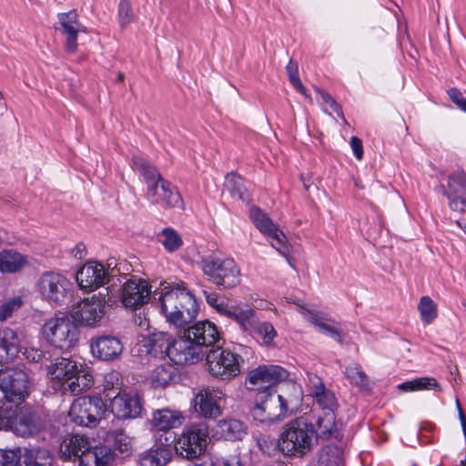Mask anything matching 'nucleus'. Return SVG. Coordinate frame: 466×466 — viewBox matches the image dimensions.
I'll return each mask as SVG.
<instances>
[{"mask_svg": "<svg viewBox=\"0 0 466 466\" xmlns=\"http://www.w3.org/2000/svg\"><path fill=\"white\" fill-rule=\"evenodd\" d=\"M153 299L167 320L177 327L189 323L198 311L196 298L184 282H161L159 288L153 291Z\"/></svg>", "mask_w": 466, "mask_h": 466, "instance_id": "1", "label": "nucleus"}, {"mask_svg": "<svg viewBox=\"0 0 466 466\" xmlns=\"http://www.w3.org/2000/svg\"><path fill=\"white\" fill-rule=\"evenodd\" d=\"M225 187L235 199L245 201L248 198L243 178L235 173L227 175Z\"/></svg>", "mask_w": 466, "mask_h": 466, "instance_id": "42", "label": "nucleus"}, {"mask_svg": "<svg viewBox=\"0 0 466 466\" xmlns=\"http://www.w3.org/2000/svg\"><path fill=\"white\" fill-rule=\"evenodd\" d=\"M157 239L162 244L168 253L177 251L183 245L181 235L174 228L167 227L163 228L157 235Z\"/></svg>", "mask_w": 466, "mask_h": 466, "instance_id": "38", "label": "nucleus"}, {"mask_svg": "<svg viewBox=\"0 0 466 466\" xmlns=\"http://www.w3.org/2000/svg\"><path fill=\"white\" fill-rule=\"evenodd\" d=\"M47 370L51 380H57L63 391H65L69 380L76 375L78 364L69 358L61 357L48 365Z\"/></svg>", "mask_w": 466, "mask_h": 466, "instance_id": "26", "label": "nucleus"}, {"mask_svg": "<svg viewBox=\"0 0 466 466\" xmlns=\"http://www.w3.org/2000/svg\"><path fill=\"white\" fill-rule=\"evenodd\" d=\"M106 411V404L96 396H82L71 404L69 417L79 426L93 427L103 418Z\"/></svg>", "mask_w": 466, "mask_h": 466, "instance_id": "11", "label": "nucleus"}, {"mask_svg": "<svg viewBox=\"0 0 466 466\" xmlns=\"http://www.w3.org/2000/svg\"><path fill=\"white\" fill-rule=\"evenodd\" d=\"M225 317L236 321L243 331L252 333V329L256 328L258 319V313L250 307H241L231 305L230 307L222 308Z\"/></svg>", "mask_w": 466, "mask_h": 466, "instance_id": "27", "label": "nucleus"}, {"mask_svg": "<svg viewBox=\"0 0 466 466\" xmlns=\"http://www.w3.org/2000/svg\"><path fill=\"white\" fill-rule=\"evenodd\" d=\"M59 455L65 461H77L79 466H109L114 461V452L108 445L92 447L88 438L79 434L63 441Z\"/></svg>", "mask_w": 466, "mask_h": 466, "instance_id": "2", "label": "nucleus"}, {"mask_svg": "<svg viewBox=\"0 0 466 466\" xmlns=\"http://www.w3.org/2000/svg\"><path fill=\"white\" fill-rule=\"evenodd\" d=\"M444 195L449 200L452 211L466 214V175L463 172L453 173L449 177Z\"/></svg>", "mask_w": 466, "mask_h": 466, "instance_id": "20", "label": "nucleus"}, {"mask_svg": "<svg viewBox=\"0 0 466 466\" xmlns=\"http://www.w3.org/2000/svg\"><path fill=\"white\" fill-rule=\"evenodd\" d=\"M456 223L466 233V223L462 224L460 220H456Z\"/></svg>", "mask_w": 466, "mask_h": 466, "instance_id": "64", "label": "nucleus"}, {"mask_svg": "<svg viewBox=\"0 0 466 466\" xmlns=\"http://www.w3.org/2000/svg\"><path fill=\"white\" fill-rule=\"evenodd\" d=\"M455 402H456V407L458 409L459 417H460V420H461V426L463 428L464 432L466 433V416L463 413V410L461 409V406L460 404V401H459L458 398H456Z\"/></svg>", "mask_w": 466, "mask_h": 466, "instance_id": "62", "label": "nucleus"}, {"mask_svg": "<svg viewBox=\"0 0 466 466\" xmlns=\"http://www.w3.org/2000/svg\"><path fill=\"white\" fill-rule=\"evenodd\" d=\"M315 426L303 417L289 421L278 440L279 450L286 456L301 458L312 450L317 441Z\"/></svg>", "mask_w": 466, "mask_h": 466, "instance_id": "3", "label": "nucleus"}, {"mask_svg": "<svg viewBox=\"0 0 466 466\" xmlns=\"http://www.w3.org/2000/svg\"><path fill=\"white\" fill-rule=\"evenodd\" d=\"M258 445L263 453L273 454L278 449V442L269 436H264L258 439Z\"/></svg>", "mask_w": 466, "mask_h": 466, "instance_id": "54", "label": "nucleus"}, {"mask_svg": "<svg viewBox=\"0 0 466 466\" xmlns=\"http://www.w3.org/2000/svg\"><path fill=\"white\" fill-rule=\"evenodd\" d=\"M208 426L205 422L191 423L183 428L181 434L176 438L169 433L166 442H175L176 452L183 458L193 460L206 451L208 439Z\"/></svg>", "mask_w": 466, "mask_h": 466, "instance_id": "6", "label": "nucleus"}, {"mask_svg": "<svg viewBox=\"0 0 466 466\" xmlns=\"http://www.w3.org/2000/svg\"><path fill=\"white\" fill-rule=\"evenodd\" d=\"M44 426L41 415L31 407L15 408L10 412H0V430L9 429L18 436L35 435Z\"/></svg>", "mask_w": 466, "mask_h": 466, "instance_id": "7", "label": "nucleus"}, {"mask_svg": "<svg viewBox=\"0 0 466 466\" xmlns=\"http://www.w3.org/2000/svg\"><path fill=\"white\" fill-rule=\"evenodd\" d=\"M145 197L150 204L157 205L163 208H181L183 206V200L177 188L165 179L146 188Z\"/></svg>", "mask_w": 466, "mask_h": 466, "instance_id": "17", "label": "nucleus"}, {"mask_svg": "<svg viewBox=\"0 0 466 466\" xmlns=\"http://www.w3.org/2000/svg\"><path fill=\"white\" fill-rule=\"evenodd\" d=\"M106 299L93 296L78 302L72 309L75 321L86 327H95L106 313Z\"/></svg>", "mask_w": 466, "mask_h": 466, "instance_id": "14", "label": "nucleus"}, {"mask_svg": "<svg viewBox=\"0 0 466 466\" xmlns=\"http://www.w3.org/2000/svg\"><path fill=\"white\" fill-rule=\"evenodd\" d=\"M277 397L284 411L289 415L299 406L302 400V390L299 384L289 381L285 384Z\"/></svg>", "mask_w": 466, "mask_h": 466, "instance_id": "31", "label": "nucleus"}, {"mask_svg": "<svg viewBox=\"0 0 466 466\" xmlns=\"http://www.w3.org/2000/svg\"><path fill=\"white\" fill-rule=\"evenodd\" d=\"M318 405L322 409L323 414L326 411H332L337 408V400L332 391L327 390L325 387H320L318 391H311Z\"/></svg>", "mask_w": 466, "mask_h": 466, "instance_id": "43", "label": "nucleus"}, {"mask_svg": "<svg viewBox=\"0 0 466 466\" xmlns=\"http://www.w3.org/2000/svg\"><path fill=\"white\" fill-rule=\"evenodd\" d=\"M308 380L312 387V391L319 390L320 387H325L320 378L313 373H308Z\"/></svg>", "mask_w": 466, "mask_h": 466, "instance_id": "59", "label": "nucleus"}, {"mask_svg": "<svg viewBox=\"0 0 466 466\" xmlns=\"http://www.w3.org/2000/svg\"><path fill=\"white\" fill-rule=\"evenodd\" d=\"M35 289L43 300L56 306L67 303L73 292L70 280L56 271L42 273L36 281Z\"/></svg>", "mask_w": 466, "mask_h": 466, "instance_id": "9", "label": "nucleus"}, {"mask_svg": "<svg viewBox=\"0 0 466 466\" xmlns=\"http://www.w3.org/2000/svg\"><path fill=\"white\" fill-rule=\"evenodd\" d=\"M42 333L48 343L63 350L74 348L79 337L76 325L66 315L55 316L46 320Z\"/></svg>", "mask_w": 466, "mask_h": 466, "instance_id": "8", "label": "nucleus"}, {"mask_svg": "<svg viewBox=\"0 0 466 466\" xmlns=\"http://www.w3.org/2000/svg\"><path fill=\"white\" fill-rule=\"evenodd\" d=\"M319 94L321 100L329 106V107L337 113L339 116L343 117L341 106L335 101V99L327 92L319 90Z\"/></svg>", "mask_w": 466, "mask_h": 466, "instance_id": "55", "label": "nucleus"}, {"mask_svg": "<svg viewBox=\"0 0 466 466\" xmlns=\"http://www.w3.org/2000/svg\"><path fill=\"white\" fill-rule=\"evenodd\" d=\"M22 300L20 298H14L5 302L0 308V320H5L12 313L20 308Z\"/></svg>", "mask_w": 466, "mask_h": 466, "instance_id": "52", "label": "nucleus"}, {"mask_svg": "<svg viewBox=\"0 0 466 466\" xmlns=\"http://www.w3.org/2000/svg\"><path fill=\"white\" fill-rule=\"evenodd\" d=\"M151 293V287L147 280L131 276L122 285L120 299L126 308L137 309L147 303Z\"/></svg>", "mask_w": 466, "mask_h": 466, "instance_id": "15", "label": "nucleus"}, {"mask_svg": "<svg viewBox=\"0 0 466 466\" xmlns=\"http://www.w3.org/2000/svg\"><path fill=\"white\" fill-rule=\"evenodd\" d=\"M286 71L293 87L305 97H309L307 90L299 79L297 62L290 59L286 66Z\"/></svg>", "mask_w": 466, "mask_h": 466, "instance_id": "49", "label": "nucleus"}, {"mask_svg": "<svg viewBox=\"0 0 466 466\" xmlns=\"http://www.w3.org/2000/svg\"><path fill=\"white\" fill-rule=\"evenodd\" d=\"M171 451L164 445H156L140 455L141 466H165L171 459Z\"/></svg>", "mask_w": 466, "mask_h": 466, "instance_id": "33", "label": "nucleus"}, {"mask_svg": "<svg viewBox=\"0 0 466 466\" xmlns=\"http://www.w3.org/2000/svg\"><path fill=\"white\" fill-rule=\"evenodd\" d=\"M344 374L345 377L350 381V383L356 385L357 387L364 388L368 385V376L357 364L348 366Z\"/></svg>", "mask_w": 466, "mask_h": 466, "instance_id": "47", "label": "nucleus"}, {"mask_svg": "<svg viewBox=\"0 0 466 466\" xmlns=\"http://www.w3.org/2000/svg\"><path fill=\"white\" fill-rule=\"evenodd\" d=\"M246 434L247 427L241 420L236 419L220 420L214 429V436L225 441L242 440Z\"/></svg>", "mask_w": 466, "mask_h": 466, "instance_id": "29", "label": "nucleus"}, {"mask_svg": "<svg viewBox=\"0 0 466 466\" xmlns=\"http://www.w3.org/2000/svg\"><path fill=\"white\" fill-rule=\"evenodd\" d=\"M27 263L26 256L8 248L0 252V271L3 273H16L21 271Z\"/></svg>", "mask_w": 466, "mask_h": 466, "instance_id": "32", "label": "nucleus"}, {"mask_svg": "<svg viewBox=\"0 0 466 466\" xmlns=\"http://www.w3.org/2000/svg\"><path fill=\"white\" fill-rule=\"evenodd\" d=\"M437 386V381L433 378L420 377L412 380L405 381L398 386L403 391L430 390Z\"/></svg>", "mask_w": 466, "mask_h": 466, "instance_id": "44", "label": "nucleus"}, {"mask_svg": "<svg viewBox=\"0 0 466 466\" xmlns=\"http://www.w3.org/2000/svg\"><path fill=\"white\" fill-rule=\"evenodd\" d=\"M183 332L201 352L204 348L213 346L219 339L217 326L208 320L198 321L184 329Z\"/></svg>", "mask_w": 466, "mask_h": 466, "instance_id": "19", "label": "nucleus"}, {"mask_svg": "<svg viewBox=\"0 0 466 466\" xmlns=\"http://www.w3.org/2000/svg\"><path fill=\"white\" fill-rule=\"evenodd\" d=\"M133 164L135 168L144 177L147 188L164 179L157 169L147 161L135 157L133 158Z\"/></svg>", "mask_w": 466, "mask_h": 466, "instance_id": "40", "label": "nucleus"}, {"mask_svg": "<svg viewBox=\"0 0 466 466\" xmlns=\"http://www.w3.org/2000/svg\"><path fill=\"white\" fill-rule=\"evenodd\" d=\"M118 15L122 26L132 22L134 15L129 0H120L118 5Z\"/></svg>", "mask_w": 466, "mask_h": 466, "instance_id": "50", "label": "nucleus"}, {"mask_svg": "<svg viewBox=\"0 0 466 466\" xmlns=\"http://www.w3.org/2000/svg\"><path fill=\"white\" fill-rule=\"evenodd\" d=\"M28 378L18 369L0 370V412L18 409L27 395Z\"/></svg>", "mask_w": 466, "mask_h": 466, "instance_id": "5", "label": "nucleus"}, {"mask_svg": "<svg viewBox=\"0 0 466 466\" xmlns=\"http://www.w3.org/2000/svg\"><path fill=\"white\" fill-rule=\"evenodd\" d=\"M448 95L451 100L459 107L462 105V101H465L466 98L462 97L461 93L457 88H451L448 91Z\"/></svg>", "mask_w": 466, "mask_h": 466, "instance_id": "58", "label": "nucleus"}, {"mask_svg": "<svg viewBox=\"0 0 466 466\" xmlns=\"http://www.w3.org/2000/svg\"><path fill=\"white\" fill-rule=\"evenodd\" d=\"M250 219L255 227L264 235L271 238L272 247L284 257L289 255V248L286 244L285 234L278 228L269 217L258 208L250 209Z\"/></svg>", "mask_w": 466, "mask_h": 466, "instance_id": "16", "label": "nucleus"}, {"mask_svg": "<svg viewBox=\"0 0 466 466\" xmlns=\"http://www.w3.org/2000/svg\"><path fill=\"white\" fill-rule=\"evenodd\" d=\"M93 383V376L88 371L78 368L76 375L69 380L65 392L69 391L74 395L80 394L82 391L89 390Z\"/></svg>", "mask_w": 466, "mask_h": 466, "instance_id": "39", "label": "nucleus"}, {"mask_svg": "<svg viewBox=\"0 0 466 466\" xmlns=\"http://www.w3.org/2000/svg\"><path fill=\"white\" fill-rule=\"evenodd\" d=\"M58 30L66 36V49L68 53H75L77 49V36L79 32H86V27L78 20V15L76 10H70L66 13H59Z\"/></svg>", "mask_w": 466, "mask_h": 466, "instance_id": "22", "label": "nucleus"}, {"mask_svg": "<svg viewBox=\"0 0 466 466\" xmlns=\"http://www.w3.org/2000/svg\"><path fill=\"white\" fill-rule=\"evenodd\" d=\"M115 271H119L117 265L109 271L102 263L90 261L77 270L76 280L80 289L90 292L102 287Z\"/></svg>", "mask_w": 466, "mask_h": 466, "instance_id": "13", "label": "nucleus"}, {"mask_svg": "<svg viewBox=\"0 0 466 466\" xmlns=\"http://www.w3.org/2000/svg\"><path fill=\"white\" fill-rule=\"evenodd\" d=\"M105 441L120 454H128L132 449L130 437L121 429L110 430L106 433Z\"/></svg>", "mask_w": 466, "mask_h": 466, "instance_id": "37", "label": "nucleus"}, {"mask_svg": "<svg viewBox=\"0 0 466 466\" xmlns=\"http://www.w3.org/2000/svg\"><path fill=\"white\" fill-rule=\"evenodd\" d=\"M110 407L114 416L119 420H133L142 416V402L136 394H118L111 400Z\"/></svg>", "mask_w": 466, "mask_h": 466, "instance_id": "21", "label": "nucleus"}, {"mask_svg": "<svg viewBox=\"0 0 466 466\" xmlns=\"http://www.w3.org/2000/svg\"><path fill=\"white\" fill-rule=\"evenodd\" d=\"M170 336L164 332H154L142 340L143 351L154 358L167 357Z\"/></svg>", "mask_w": 466, "mask_h": 466, "instance_id": "30", "label": "nucleus"}, {"mask_svg": "<svg viewBox=\"0 0 466 466\" xmlns=\"http://www.w3.org/2000/svg\"><path fill=\"white\" fill-rule=\"evenodd\" d=\"M0 466H20V455L13 450L0 449Z\"/></svg>", "mask_w": 466, "mask_h": 466, "instance_id": "51", "label": "nucleus"}, {"mask_svg": "<svg viewBox=\"0 0 466 466\" xmlns=\"http://www.w3.org/2000/svg\"><path fill=\"white\" fill-rule=\"evenodd\" d=\"M344 451L340 445H325L319 451V466H343Z\"/></svg>", "mask_w": 466, "mask_h": 466, "instance_id": "36", "label": "nucleus"}, {"mask_svg": "<svg viewBox=\"0 0 466 466\" xmlns=\"http://www.w3.org/2000/svg\"><path fill=\"white\" fill-rule=\"evenodd\" d=\"M182 420L183 417L178 411L163 409L153 413L152 423L157 430L167 431L179 426Z\"/></svg>", "mask_w": 466, "mask_h": 466, "instance_id": "35", "label": "nucleus"}, {"mask_svg": "<svg viewBox=\"0 0 466 466\" xmlns=\"http://www.w3.org/2000/svg\"><path fill=\"white\" fill-rule=\"evenodd\" d=\"M204 352L194 346L192 340L182 334L178 339L169 340L167 357L177 365L193 364L201 360Z\"/></svg>", "mask_w": 466, "mask_h": 466, "instance_id": "18", "label": "nucleus"}, {"mask_svg": "<svg viewBox=\"0 0 466 466\" xmlns=\"http://www.w3.org/2000/svg\"><path fill=\"white\" fill-rule=\"evenodd\" d=\"M86 247L83 243L76 244V247L72 250V255L76 258L81 259L86 256Z\"/></svg>", "mask_w": 466, "mask_h": 466, "instance_id": "60", "label": "nucleus"}, {"mask_svg": "<svg viewBox=\"0 0 466 466\" xmlns=\"http://www.w3.org/2000/svg\"><path fill=\"white\" fill-rule=\"evenodd\" d=\"M317 425L319 430V437L323 439L333 438L340 441L343 438V433L340 430V425L335 420V413L332 411H326L323 416L319 417Z\"/></svg>", "mask_w": 466, "mask_h": 466, "instance_id": "34", "label": "nucleus"}, {"mask_svg": "<svg viewBox=\"0 0 466 466\" xmlns=\"http://www.w3.org/2000/svg\"><path fill=\"white\" fill-rule=\"evenodd\" d=\"M350 147L352 149L354 157L358 160L363 158V146L362 141L357 137H351L350 140Z\"/></svg>", "mask_w": 466, "mask_h": 466, "instance_id": "57", "label": "nucleus"}, {"mask_svg": "<svg viewBox=\"0 0 466 466\" xmlns=\"http://www.w3.org/2000/svg\"><path fill=\"white\" fill-rule=\"evenodd\" d=\"M221 392L213 390L202 389L195 395V411L205 419H216L221 415V408L218 400Z\"/></svg>", "mask_w": 466, "mask_h": 466, "instance_id": "23", "label": "nucleus"}, {"mask_svg": "<svg viewBox=\"0 0 466 466\" xmlns=\"http://www.w3.org/2000/svg\"><path fill=\"white\" fill-rule=\"evenodd\" d=\"M289 375V371L279 365H260L248 372L247 381L253 386L262 383L271 386L285 381Z\"/></svg>", "mask_w": 466, "mask_h": 466, "instance_id": "24", "label": "nucleus"}, {"mask_svg": "<svg viewBox=\"0 0 466 466\" xmlns=\"http://www.w3.org/2000/svg\"><path fill=\"white\" fill-rule=\"evenodd\" d=\"M250 335L257 336L265 345L268 346L272 344L274 339L277 337V331L271 323L261 321L259 319Z\"/></svg>", "mask_w": 466, "mask_h": 466, "instance_id": "45", "label": "nucleus"}, {"mask_svg": "<svg viewBox=\"0 0 466 466\" xmlns=\"http://www.w3.org/2000/svg\"><path fill=\"white\" fill-rule=\"evenodd\" d=\"M319 331L323 334L332 338L334 340L338 341L339 343L342 344V335L341 332L337 329L335 327H332L327 323H323L320 325Z\"/></svg>", "mask_w": 466, "mask_h": 466, "instance_id": "56", "label": "nucleus"}, {"mask_svg": "<svg viewBox=\"0 0 466 466\" xmlns=\"http://www.w3.org/2000/svg\"><path fill=\"white\" fill-rule=\"evenodd\" d=\"M202 292L207 303L215 309L219 314L225 316V312L222 310V308L230 307L231 305H228L224 301L218 302V297L215 291L203 290Z\"/></svg>", "mask_w": 466, "mask_h": 466, "instance_id": "53", "label": "nucleus"}, {"mask_svg": "<svg viewBox=\"0 0 466 466\" xmlns=\"http://www.w3.org/2000/svg\"><path fill=\"white\" fill-rule=\"evenodd\" d=\"M175 375V369L168 364L157 366L151 372V384L154 388H162L167 386Z\"/></svg>", "mask_w": 466, "mask_h": 466, "instance_id": "41", "label": "nucleus"}, {"mask_svg": "<svg viewBox=\"0 0 466 466\" xmlns=\"http://www.w3.org/2000/svg\"><path fill=\"white\" fill-rule=\"evenodd\" d=\"M420 319L424 324L431 323L436 317V307L434 301L429 296L420 298L418 304Z\"/></svg>", "mask_w": 466, "mask_h": 466, "instance_id": "46", "label": "nucleus"}, {"mask_svg": "<svg viewBox=\"0 0 466 466\" xmlns=\"http://www.w3.org/2000/svg\"><path fill=\"white\" fill-rule=\"evenodd\" d=\"M20 351L17 333L9 328L0 329V364L14 360Z\"/></svg>", "mask_w": 466, "mask_h": 466, "instance_id": "28", "label": "nucleus"}, {"mask_svg": "<svg viewBox=\"0 0 466 466\" xmlns=\"http://www.w3.org/2000/svg\"><path fill=\"white\" fill-rule=\"evenodd\" d=\"M308 320L313 324L314 326L320 328V325L323 324V321L319 320V318L315 313H310L309 317L308 318Z\"/></svg>", "mask_w": 466, "mask_h": 466, "instance_id": "63", "label": "nucleus"}, {"mask_svg": "<svg viewBox=\"0 0 466 466\" xmlns=\"http://www.w3.org/2000/svg\"><path fill=\"white\" fill-rule=\"evenodd\" d=\"M251 414L254 420L260 422H273L288 416L269 386L257 393Z\"/></svg>", "mask_w": 466, "mask_h": 466, "instance_id": "12", "label": "nucleus"}, {"mask_svg": "<svg viewBox=\"0 0 466 466\" xmlns=\"http://www.w3.org/2000/svg\"><path fill=\"white\" fill-rule=\"evenodd\" d=\"M91 352L102 360H112L120 356L123 345L119 339L114 336H102L91 340Z\"/></svg>", "mask_w": 466, "mask_h": 466, "instance_id": "25", "label": "nucleus"}, {"mask_svg": "<svg viewBox=\"0 0 466 466\" xmlns=\"http://www.w3.org/2000/svg\"><path fill=\"white\" fill-rule=\"evenodd\" d=\"M26 354H27V358L30 360L35 361V362L42 361L44 359V355H43L42 351H40L38 350L32 349L31 350L27 351Z\"/></svg>", "mask_w": 466, "mask_h": 466, "instance_id": "61", "label": "nucleus"}, {"mask_svg": "<svg viewBox=\"0 0 466 466\" xmlns=\"http://www.w3.org/2000/svg\"><path fill=\"white\" fill-rule=\"evenodd\" d=\"M206 360L209 373L221 380L237 377L241 372L244 363L239 354L221 348L210 350Z\"/></svg>", "mask_w": 466, "mask_h": 466, "instance_id": "10", "label": "nucleus"}, {"mask_svg": "<svg viewBox=\"0 0 466 466\" xmlns=\"http://www.w3.org/2000/svg\"><path fill=\"white\" fill-rule=\"evenodd\" d=\"M199 266L206 279L222 289H232L241 282V270L234 258L215 253L203 256Z\"/></svg>", "mask_w": 466, "mask_h": 466, "instance_id": "4", "label": "nucleus"}, {"mask_svg": "<svg viewBox=\"0 0 466 466\" xmlns=\"http://www.w3.org/2000/svg\"><path fill=\"white\" fill-rule=\"evenodd\" d=\"M25 466H50L51 459L46 451H27L25 454Z\"/></svg>", "mask_w": 466, "mask_h": 466, "instance_id": "48", "label": "nucleus"}]
</instances>
